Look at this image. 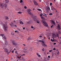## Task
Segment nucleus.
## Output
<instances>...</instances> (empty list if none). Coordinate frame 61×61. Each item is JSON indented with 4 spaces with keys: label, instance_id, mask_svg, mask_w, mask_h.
Here are the masks:
<instances>
[{
    "label": "nucleus",
    "instance_id": "nucleus-1",
    "mask_svg": "<svg viewBox=\"0 0 61 61\" xmlns=\"http://www.w3.org/2000/svg\"><path fill=\"white\" fill-rule=\"evenodd\" d=\"M0 5L2 9H4L5 8H6L7 7V5L5 3V2H3V4L2 3H0Z\"/></svg>",
    "mask_w": 61,
    "mask_h": 61
},
{
    "label": "nucleus",
    "instance_id": "nucleus-2",
    "mask_svg": "<svg viewBox=\"0 0 61 61\" xmlns=\"http://www.w3.org/2000/svg\"><path fill=\"white\" fill-rule=\"evenodd\" d=\"M0 24L1 25H3L4 30L5 31L7 32V26L5 25V24H3V23L2 22H1Z\"/></svg>",
    "mask_w": 61,
    "mask_h": 61
},
{
    "label": "nucleus",
    "instance_id": "nucleus-3",
    "mask_svg": "<svg viewBox=\"0 0 61 61\" xmlns=\"http://www.w3.org/2000/svg\"><path fill=\"white\" fill-rule=\"evenodd\" d=\"M32 17L33 18L34 21H36V23H37V24L40 23V21L36 19V16H34V17Z\"/></svg>",
    "mask_w": 61,
    "mask_h": 61
},
{
    "label": "nucleus",
    "instance_id": "nucleus-4",
    "mask_svg": "<svg viewBox=\"0 0 61 61\" xmlns=\"http://www.w3.org/2000/svg\"><path fill=\"white\" fill-rule=\"evenodd\" d=\"M52 35L53 37L54 38H56V37H59V36H58V33H57L56 35L55 33H52Z\"/></svg>",
    "mask_w": 61,
    "mask_h": 61
},
{
    "label": "nucleus",
    "instance_id": "nucleus-5",
    "mask_svg": "<svg viewBox=\"0 0 61 61\" xmlns=\"http://www.w3.org/2000/svg\"><path fill=\"white\" fill-rule=\"evenodd\" d=\"M42 22L43 23V25L45 26H48V25L44 21H43Z\"/></svg>",
    "mask_w": 61,
    "mask_h": 61
},
{
    "label": "nucleus",
    "instance_id": "nucleus-6",
    "mask_svg": "<svg viewBox=\"0 0 61 61\" xmlns=\"http://www.w3.org/2000/svg\"><path fill=\"white\" fill-rule=\"evenodd\" d=\"M27 10L28 13L29 14V15H32V13L30 12V11H31V10H30V9H28Z\"/></svg>",
    "mask_w": 61,
    "mask_h": 61
},
{
    "label": "nucleus",
    "instance_id": "nucleus-7",
    "mask_svg": "<svg viewBox=\"0 0 61 61\" xmlns=\"http://www.w3.org/2000/svg\"><path fill=\"white\" fill-rule=\"evenodd\" d=\"M41 15H43L44 16H45L46 17H47V14H46L45 13H41Z\"/></svg>",
    "mask_w": 61,
    "mask_h": 61
},
{
    "label": "nucleus",
    "instance_id": "nucleus-8",
    "mask_svg": "<svg viewBox=\"0 0 61 61\" xmlns=\"http://www.w3.org/2000/svg\"><path fill=\"white\" fill-rule=\"evenodd\" d=\"M9 25L12 27H14V25L13 23H9Z\"/></svg>",
    "mask_w": 61,
    "mask_h": 61
},
{
    "label": "nucleus",
    "instance_id": "nucleus-9",
    "mask_svg": "<svg viewBox=\"0 0 61 61\" xmlns=\"http://www.w3.org/2000/svg\"><path fill=\"white\" fill-rule=\"evenodd\" d=\"M58 26L57 28L58 30H61V28L60 27V25H59V24H58Z\"/></svg>",
    "mask_w": 61,
    "mask_h": 61
},
{
    "label": "nucleus",
    "instance_id": "nucleus-10",
    "mask_svg": "<svg viewBox=\"0 0 61 61\" xmlns=\"http://www.w3.org/2000/svg\"><path fill=\"white\" fill-rule=\"evenodd\" d=\"M24 53H28V51L26 50L25 49L23 50Z\"/></svg>",
    "mask_w": 61,
    "mask_h": 61
},
{
    "label": "nucleus",
    "instance_id": "nucleus-11",
    "mask_svg": "<svg viewBox=\"0 0 61 61\" xmlns=\"http://www.w3.org/2000/svg\"><path fill=\"white\" fill-rule=\"evenodd\" d=\"M12 43L14 45H15V46H16V43H15V41H12Z\"/></svg>",
    "mask_w": 61,
    "mask_h": 61
},
{
    "label": "nucleus",
    "instance_id": "nucleus-12",
    "mask_svg": "<svg viewBox=\"0 0 61 61\" xmlns=\"http://www.w3.org/2000/svg\"><path fill=\"white\" fill-rule=\"evenodd\" d=\"M8 44V42H7L5 41V45L6 46V45H7Z\"/></svg>",
    "mask_w": 61,
    "mask_h": 61
},
{
    "label": "nucleus",
    "instance_id": "nucleus-13",
    "mask_svg": "<svg viewBox=\"0 0 61 61\" xmlns=\"http://www.w3.org/2000/svg\"><path fill=\"white\" fill-rule=\"evenodd\" d=\"M5 2L6 4H7V3H8V2H9V0H5Z\"/></svg>",
    "mask_w": 61,
    "mask_h": 61
},
{
    "label": "nucleus",
    "instance_id": "nucleus-14",
    "mask_svg": "<svg viewBox=\"0 0 61 61\" xmlns=\"http://www.w3.org/2000/svg\"><path fill=\"white\" fill-rule=\"evenodd\" d=\"M51 10H53V9H54L55 10L56 9L54 8V7H53V6H52L51 7Z\"/></svg>",
    "mask_w": 61,
    "mask_h": 61
},
{
    "label": "nucleus",
    "instance_id": "nucleus-15",
    "mask_svg": "<svg viewBox=\"0 0 61 61\" xmlns=\"http://www.w3.org/2000/svg\"><path fill=\"white\" fill-rule=\"evenodd\" d=\"M34 5H38V4H37V2H34Z\"/></svg>",
    "mask_w": 61,
    "mask_h": 61
},
{
    "label": "nucleus",
    "instance_id": "nucleus-16",
    "mask_svg": "<svg viewBox=\"0 0 61 61\" xmlns=\"http://www.w3.org/2000/svg\"><path fill=\"white\" fill-rule=\"evenodd\" d=\"M53 39L54 40H53L52 39H51V41H52V42H54V41H55V39H54V38L53 37Z\"/></svg>",
    "mask_w": 61,
    "mask_h": 61
},
{
    "label": "nucleus",
    "instance_id": "nucleus-17",
    "mask_svg": "<svg viewBox=\"0 0 61 61\" xmlns=\"http://www.w3.org/2000/svg\"><path fill=\"white\" fill-rule=\"evenodd\" d=\"M2 37L3 38H4V39H6L7 37L6 36H3Z\"/></svg>",
    "mask_w": 61,
    "mask_h": 61
},
{
    "label": "nucleus",
    "instance_id": "nucleus-18",
    "mask_svg": "<svg viewBox=\"0 0 61 61\" xmlns=\"http://www.w3.org/2000/svg\"><path fill=\"white\" fill-rule=\"evenodd\" d=\"M41 14L40 15L41 16V18L42 19H44V17H43L42 16V15L41 16Z\"/></svg>",
    "mask_w": 61,
    "mask_h": 61
},
{
    "label": "nucleus",
    "instance_id": "nucleus-19",
    "mask_svg": "<svg viewBox=\"0 0 61 61\" xmlns=\"http://www.w3.org/2000/svg\"><path fill=\"white\" fill-rule=\"evenodd\" d=\"M4 51L5 52H7V51H8V50H7V49H5Z\"/></svg>",
    "mask_w": 61,
    "mask_h": 61
},
{
    "label": "nucleus",
    "instance_id": "nucleus-20",
    "mask_svg": "<svg viewBox=\"0 0 61 61\" xmlns=\"http://www.w3.org/2000/svg\"><path fill=\"white\" fill-rule=\"evenodd\" d=\"M49 10H48L47 9H46V12H47V13H48V12H49Z\"/></svg>",
    "mask_w": 61,
    "mask_h": 61
},
{
    "label": "nucleus",
    "instance_id": "nucleus-21",
    "mask_svg": "<svg viewBox=\"0 0 61 61\" xmlns=\"http://www.w3.org/2000/svg\"><path fill=\"white\" fill-rule=\"evenodd\" d=\"M42 45L43 46H47L45 44V43L42 44Z\"/></svg>",
    "mask_w": 61,
    "mask_h": 61
},
{
    "label": "nucleus",
    "instance_id": "nucleus-22",
    "mask_svg": "<svg viewBox=\"0 0 61 61\" xmlns=\"http://www.w3.org/2000/svg\"><path fill=\"white\" fill-rule=\"evenodd\" d=\"M52 23H53L54 25H55V22L53 21H52Z\"/></svg>",
    "mask_w": 61,
    "mask_h": 61
},
{
    "label": "nucleus",
    "instance_id": "nucleus-23",
    "mask_svg": "<svg viewBox=\"0 0 61 61\" xmlns=\"http://www.w3.org/2000/svg\"><path fill=\"white\" fill-rule=\"evenodd\" d=\"M37 55L38 56H39V57H41V56L40 55L38 54V53H37Z\"/></svg>",
    "mask_w": 61,
    "mask_h": 61
},
{
    "label": "nucleus",
    "instance_id": "nucleus-24",
    "mask_svg": "<svg viewBox=\"0 0 61 61\" xmlns=\"http://www.w3.org/2000/svg\"><path fill=\"white\" fill-rule=\"evenodd\" d=\"M46 9L50 10V8H49V7L48 6L47 7V9Z\"/></svg>",
    "mask_w": 61,
    "mask_h": 61
},
{
    "label": "nucleus",
    "instance_id": "nucleus-25",
    "mask_svg": "<svg viewBox=\"0 0 61 61\" xmlns=\"http://www.w3.org/2000/svg\"><path fill=\"white\" fill-rule=\"evenodd\" d=\"M5 19H8V18L7 16H6L5 17Z\"/></svg>",
    "mask_w": 61,
    "mask_h": 61
},
{
    "label": "nucleus",
    "instance_id": "nucleus-26",
    "mask_svg": "<svg viewBox=\"0 0 61 61\" xmlns=\"http://www.w3.org/2000/svg\"><path fill=\"white\" fill-rule=\"evenodd\" d=\"M20 24H24L23 22H22V21H21L20 22Z\"/></svg>",
    "mask_w": 61,
    "mask_h": 61
},
{
    "label": "nucleus",
    "instance_id": "nucleus-27",
    "mask_svg": "<svg viewBox=\"0 0 61 61\" xmlns=\"http://www.w3.org/2000/svg\"><path fill=\"white\" fill-rule=\"evenodd\" d=\"M37 10H38V11H41V10L39 9H37Z\"/></svg>",
    "mask_w": 61,
    "mask_h": 61
},
{
    "label": "nucleus",
    "instance_id": "nucleus-28",
    "mask_svg": "<svg viewBox=\"0 0 61 61\" xmlns=\"http://www.w3.org/2000/svg\"><path fill=\"white\" fill-rule=\"evenodd\" d=\"M1 36L2 37H3L4 36V35L3 34H0Z\"/></svg>",
    "mask_w": 61,
    "mask_h": 61
},
{
    "label": "nucleus",
    "instance_id": "nucleus-29",
    "mask_svg": "<svg viewBox=\"0 0 61 61\" xmlns=\"http://www.w3.org/2000/svg\"><path fill=\"white\" fill-rule=\"evenodd\" d=\"M53 15V14H52V13H51L49 14V15Z\"/></svg>",
    "mask_w": 61,
    "mask_h": 61
},
{
    "label": "nucleus",
    "instance_id": "nucleus-30",
    "mask_svg": "<svg viewBox=\"0 0 61 61\" xmlns=\"http://www.w3.org/2000/svg\"><path fill=\"white\" fill-rule=\"evenodd\" d=\"M30 39H31V40H32V39H31L30 37L28 39V40H30Z\"/></svg>",
    "mask_w": 61,
    "mask_h": 61
},
{
    "label": "nucleus",
    "instance_id": "nucleus-31",
    "mask_svg": "<svg viewBox=\"0 0 61 61\" xmlns=\"http://www.w3.org/2000/svg\"><path fill=\"white\" fill-rule=\"evenodd\" d=\"M18 13H19V14H21V13H22V12L19 11L18 12Z\"/></svg>",
    "mask_w": 61,
    "mask_h": 61
},
{
    "label": "nucleus",
    "instance_id": "nucleus-32",
    "mask_svg": "<svg viewBox=\"0 0 61 61\" xmlns=\"http://www.w3.org/2000/svg\"><path fill=\"white\" fill-rule=\"evenodd\" d=\"M55 11L56 12V14H57V11L56 10V9H55Z\"/></svg>",
    "mask_w": 61,
    "mask_h": 61
},
{
    "label": "nucleus",
    "instance_id": "nucleus-33",
    "mask_svg": "<svg viewBox=\"0 0 61 61\" xmlns=\"http://www.w3.org/2000/svg\"><path fill=\"white\" fill-rule=\"evenodd\" d=\"M58 33H59V34H61V32H60V31H59Z\"/></svg>",
    "mask_w": 61,
    "mask_h": 61
},
{
    "label": "nucleus",
    "instance_id": "nucleus-34",
    "mask_svg": "<svg viewBox=\"0 0 61 61\" xmlns=\"http://www.w3.org/2000/svg\"><path fill=\"white\" fill-rule=\"evenodd\" d=\"M31 28L32 29L34 28V27H33V25L31 26Z\"/></svg>",
    "mask_w": 61,
    "mask_h": 61
},
{
    "label": "nucleus",
    "instance_id": "nucleus-35",
    "mask_svg": "<svg viewBox=\"0 0 61 61\" xmlns=\"http://www.w3.org/2000/svg\"><path fill=\"white\" fill-rule=\"evenodd\" d=\"M52 51V50H51L49 51V52H51Z\"/></svg>",
    "mask_w": 61,
    "mask_h": 61
},
{
    "label": "nucleus",
    "instance_id": "nucleus-36",
    "mask_svg": "<svg viewBox=\"0 0 61 61\" xmlns=\"http://www.w3.org/2000/svg\"><path fill=\"white\" fill-rule=\"evenodd\" d=\"M22 2H23V1H22V0H20V3H21Z\"/></svg>",
    "mask_w": 61,
    "mask_h": 61
},
{
    "label": "nucleus",
    "instance_id": "nucleus-37",
    "mask_svg": "<svg viewBox=\"0 0 61 61\" xmlns=\"http://www.w3.org/2000/svg\"><path fill=\"white\" fill-rule=\"evenodd\" d=\"M48 58H50V56H48Z\"/></svg>",
    "mask_w": 61,
    "mask_h": 61
},
{
    "label": "nucleus",
    "instance_id": "nucleus-38",
    "mask_svg": "<svg viewBox=\"0 0 61 61\" xmlns=\"http://www.w3.org/2000/svg\"><path fill=\"white\" fill-rule=\"evenodd\" d=\"M52 5V3H50V5L51 6V5Z\"/></svg>",
    "mask_w": 61,
    "mask_h": 61
},
{
    "label": "nucleus",
    "instance_id": "nucleus-39",
    "mask_svg": "<svg viewBox=\"0 0 61 61\" xmlns=\"http://www.w3.org/2000/svg\"><path fill=\"white\" fill-rule=\"evenodd\" d=\"M15 53H16V54H18V53H17V51H15Z\"/></svg>",
    "mask_w": 61,
    "mask_h": 61
},
{
    "label": "nucleus",
    "instance_id": "nucleus-40",
    "mask_svg": "<svg viewBox=\"0 0 61 61\" xmlns=\"http://www.w3.org/2000/svg\"><path fill=\"white\" fill-rule=\"evenodd\" d=\"M24 8H25V9H26V8H27V7L26 6H24Z\"/></svg>",
    "mask_w": 61,
    "mask_h": 61
},
{
    "label": "nucleus",
    "instance_id": "nucleus-41",
    "mask_svg": "<svg viewBox=\"0 0 61 61\" xmlns=\"http://www.w3.org/2000/svg\"><path fill=\"white\" fill-rule=\"evenodd\" d=\"M59 51H58V53H57V55H59Z\"/></svg>",
    "mask_w": 61,
    "mask_h": 61
},
{
    "label": "nucleus",
    "instance_id": "nucleus-42",
    "mask_svg": "<svg viewBox=\"0 0 61 61\" xmlns=\"http://www.w3.org/2000/svg\"><path fill=\"white\" fill-rule=\"evenodd\" d=\"M5 24H6V25H7V23L6 22H5Z\"/></svg>",
    "mask_w": 61,
    "mask_h": 61
},
{
    "label": "nucleus",
    "instance_id": "nucleus-43",
    "mask_svg": "<svg viewBox=\"0 0 61 61\" xmlns=\"http://www.w3.org/2000/svg\"><path fill=\"white\" fill-rule=\"evenodd\" d=\"M41 42H42V43H44V41H41Z\"/></svg>",
    "mask_w": 61,
    "mask_h": 61
},
{
    "label": "nucleus",
    "instance_id": "nucleus-44",
    "mask_svg": "<svg viewBox=\"0 0 61 61\" xmlns=\"http://www.w3.org/2000/svg\"><path fill=\"white\" fill-rule=\"evenodd\" d=\"M53 50H56V48H54L53 49Z\"/></svg>",
    "mask_w": 61,
    "mask_h": 61
},
{
    "label": "nucleus",
    "instance_id": "nucleus-45",
    "mask_svg": "<svg viewBox=\"0 0 61 61\" xmlns=\"http://www.w3.org/2000/svg\"><path fill=\"white\" fill-rule=\"evenodd\" d=\"M42 51H44V48H43L42 49Z\"/></svg>",
    "mask_w": 61,
    "mask_h": 61
},
{
    "label": "nucleus",
    "instance_id": "nucleus-46",
    "mask_svg": "<svg viewBox=\"0 0 61 61\" xmlns=\"http://www.w3.org/2000/svg\"><path fill=\"white\" fill-rule=\"evenodd\" d=\"M14 26H15V27H17V26H16V25H14Z\"/></svg>",
    "mask_w": 61,
    "mask_h": 61
},
{
    "label": "nucleus",
    "instance_id": "nucleus-47",
    "mask_svg": "<svg viewBox=\"0 0 61 61\" xmlns=\"http://www.w3.org/2000/svg\"><path fill=\"white\" fill-rule=\"evenodd\" d=\"M56 44V43H54V45Z\"/></svg>",
    "mask_w": 61,
    "mask_h": 61
},
{
    "label": "nucleus",
    "instance_id": "nucleus-48",
    "mask_svg": "<svg viewBox=\"0 0 61 61\" xmlns=\"http://www.w3.org/2000/svg\"><path fill=\"white\" fill-rule=\"evenodd\" d=\"M53 25H52L51 26V28H52V27H53Z\"/></svg>",
    "mask_w": 61,
    "mask_h": 61
},
{
    "label": "nucleus",
    "instance_id": "nucleus-49",
    "mask_svg": "<svg viewBox=\"0 0 61 61\" xmlns=\"http://www.w3.org/2000/svg\"><path fill=\"white\" fill-rule=\"evenodd\" d=\"M17 30H15V33H17Z\"/></svg>",
    "mask_w": 61,
    "mask_h": 61
},
{
    "label": "nucleus",
    "instance_id": "nucleus-50",
    "mask_svg": "<svg viewBox=\"0 0 61 61\" xmlns=\"http://www.w3.org/2000/svg\"><path fill=\"white\" fill-rule=\"evenodd\" d=\"M42 41L41 40H39V42H42Z\"/></svg>",
    "mask_w": 61,
    "mask_h": 61
},
{
    "label": "nucleus",
    "instance_id": "nucleus-51",
    "mask_svg": "<svg viewBox=\"0 0 61 61\" xmlns=\"http://www.w3.org/2000/svg\"><path fill=\"white\" fill-rule=\"evenodd\" d=\"M15 22H16L15 21V20H14V23H15Z\"/></svg>",
    "mask_w": 61,
    "mask_h": 61
},
{
    "label": "nucleus",
    "instance_id": "nucleus-52",
    "mask_svg": "<svg viewBox=\"0 0 61 61\" xmlns=\"http://www.w3.org/2000/svg\"><path fill=\"white\" fill-rule=\"evenodd\" d=\"M22 56H25V54H23L22 55Z\"/></svg>",
    "mask_w": 61,
    "mask_h": 61
},
{
    "label": "nucleus",
    "instance_id": "nucleus-53",
    "mask_svg": "<svg viewBox=\"0 0 61 61\" xmlns=\"http://www.w3.org/2000/svg\"><path fill=\"white\" fill-rule=\"evenodd\" d=\"M17 58H18L19 59H20V57H19V56L17 57Z\"/></svg>",
    "mask_w": 61,
    "mask_h": 61
},
{
    "label": "nucleus",
    "instance_id": "nucleus-54",
    "mask_svg": "<svg viewBox=\"0 0 61 61\" xmlns=\"http://www.w3.org/2000/svg\"><path fill=\"white\" fill-rule=\"evenodd\" d=\"M14 50L13 51H12V53H14Z\"/></svg>",
    "mask_w": 61,
    "mask_h": 61
},
{
    "label": "nucleus",
    "instance_id": "nucleus-55",
    "mask_svg": "<svg viewBox=\"0 0 61 61\" xmlns=\"http://www.w3.org/2000/svg\"><path fill=\"white\" fill-rule=\"evenodd\" d=\"M23 29H24V30H25V28L24 27H23Z\"/></svg>",
    "mask_w": 61,
    "mask_h": 61
},
{
    "label": "nucleus",
    "instance_id": "nucleus-56",
    "mask_svg": "<svg viewBox=\"0 0 61 61\" xmlns=\"http://www.w3.org/2000/svg\"><path fill=\"white\" fill-rule=\"evenodd\" d=\"M39 37H42V36H39Z\"/></svg>",
    "mask_w": 61,
    "mask_h": 61
},
{
    "label": "nucleus",
    "instance_id": "nucleus-57",
    "mask_svg": "<svg viewBox=\"0 0 61 61\" xmlns=\"http://www.w3.org/2000/svg\"><path fill=\"white\" fill-rule=\"evenodd\" d=\"M16 50V49L15 48L14 49V50Z\"/></svg>",
    "mask_w": 61,
    "mask_h": 61
},
{
    "label": "nucleus",
    "instance_id": "nucleus-58",
    "mask_svg": "<svg viewBox=\"0 0 61 61\" xmlns=\"http://www.w3.org/2000/svg\"><path fill=\"white\" fill-rule=\"evenodd\" d=\"M23 45H24V46H25V44H23Z\"/></svg>",
    "mask_w": 61,
    "mask_h": 61
},
{
    "label": "nucleus",
    "instance_id": "nucleus-59",
    "mask_svg": "<svg viewBox=\"0 0 61 61\" xmlns=\"http://www.w3.org/2000/svg\"><path fill=\"white\" fill-rule=\"evenodd\" d=\"M20 56H23V55H20Z\"/></svg>",
    "mask_w": 61,
    "mask_h": 61
},
{
    "label": "nucleus",
    "instance_id": "nucleus-60",
    "mask_svg": "<svg viewBox=\"0 0 61 61\" xmlns=\"http://www.w3.org/2000/svg\"><path fill=\"white\" fill-rule=\"evenodd\" d=\"M48 39H50V37H49L48 38Z\"/></svg>",
    "mask_w": 61,
    "mask_h": 61
},
{
    "label": "nucleus",
    "instance_id": "nucleus-61",
    "mask_svg": "<svg viewBox=\"0 0 61 61\" xmlns=\"http://www.w3.org/2000/svg\"><path fill=\"white\" fill-rule=\"evenodd\" d=\"M55 2H56V0H54Z\"/></svg>",
    "mask_w": 61,
    "mask_h": 61
},
{
    "label": "nucleus",
    "instance_id": "nucleus-62",
    "mask_svg": "<svg viewBox=\"0 0 61 61\" xmlns=\"http://www.w3.org/2000/svg\"><path fill=\"white\" fill-rule=\"evenodd\" d=\"M30 22V21H29L28 22V23H29V22Z\"/></svg>",
    "mask_w": 61,
    "mask_h": 61
},
{
    "label": "nucleus",
    "instance_id": "nucleus-63",
    "mask_svg": "<svg viewBox=\"0 0 61 61\" xmlns=\"http://www.w3.org/2000/svg\"><path fill=\"white\" fill-rule=\"evenodd\" d=\"M23 61H25V59H24Z\"/></svg>",
    "mask_w": 61,
    "mask_h": 61
},
{
    "label": "nucleus",
    "instance_id": "nucleus-64",
    "mask_svg": "<svg viewBox=\"0 0 61 61\" xmlns=\"http://www.w3.org/2000/svg\"><path fill=\"white\" fill-rule=\"evenodd\" d=\"M7 60H7H7H6V61H7Z\"/></svg>",
    "mask_w": 61,
    "mask_h": 61
}]
</instances>
